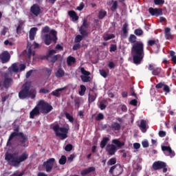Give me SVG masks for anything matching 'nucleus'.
<instances>
[{
    "mask_svg": "<svg viewBox=\"0 0 176 176\" xmlns=\"http://www.w3.org/2000/svg\"><path fill=\"white\" fill-rule=\"evenodd\" d=\"M129 43H132L131 55L134 64H141V61L144 59V43L137 41V36L134 34H130L129 38Z\"/></svg>",
    "mask_w": 176,
    "mask_h": 176,
    "instance_id": "obj_1",
    "label": "nucleus"
},
{
    "mask_svg": "<svg viewBox=\"0 0 176 176\" xmlns=\"http://www.w3.org/2000/svg\"><path fill=\"white\" fill-rule=\"evenodd\" d=\"M20 131V128L16 126L14 129V131L10 135L7 141V146H12V140L16 138L17 146L20 148H27L28 146V135Z\"/></svg>",
    "mask_w": 176,
    "mask_h": 176,
    "instance_id": "obj_2",
    "label": "nucleus"
},
{
    "mask_svg": "<svg viewBox=\"0 0 176 176\" xmlns=\"http://www.w3.org/2000/svg\"><path fill=\"white\" fill-rule=\"evenodd\" d=\"M30 154L27 151L23 152L19 156V153H6L5 155V160L12 167H19L23 162H25L28 159Z\"/></svg>",
    "mask_w": 176,
    "mask_h": 176,
    "instance_id": "obj_3",
    "label": "nucleus"
},
{
    "mask_svg": "<svg viewBox=\"0 0 176 176\" xmlns=\"http://www.w3.org/2000/svg\"><path fill=\"white\" fill-rule=\"evenodd\" d=\"M42 39L44 41L45 45L49 46L52 42L56 43L57 42V32L54 30H50L49 34H45L42 36Z\"/></svg>",
    "mask_w": 176,
    "mask_h": 176,
    "instance_id": "obj_4",
    "label": "nucleus"
},
{
    "mask_svg": "<svg viewBox=\"0 0 176 176\" xmlns=\"http://www.w3.org/2000/svg\"><path fill=\"white\" fill-rule=\"evenodd\" d=\"M56 137H60V140L68 138V129L65 127H60L58 124H56L52 127Z\"/></svg>",
    "mask_w": 176,
    "mask_h": 176,
    "instance_id": "obj_5",
    "label": "nucleus"
},
{
    "mask_svg": "<svg viewBox=\"0 0 176 176\" xmlns=\"http://www.w3.org/2000/svg\"><path fill=\"white\" fill-rule=\"evenodd\" d=\"M31 86L29 84H24L22 87V89L19 93V98L20 100H25V98H28V97H31V94H32V91H30Z\"/></svg>",
    "mask_w": 176,
    "mask_h": 176,
    "instance_id": "obj_6",
    "label": "nucleus"
},
{
    "mask_svg": "<svg viewBox=\"0 0 176 176\" xmlns=\"http://www.w3.org/2000/svg\"><path fill=\"white\" fill-rule=\"evenodd\" d=\"M3 78L4 80L3 81H0L1 90H3V89H8L12 85V83H13V78L9 76V73H4Z\"/></svg>",
    "mask_w": 176,
    "mask_h": 176,
    "instance_id": "obj_7",
    "label": "nucleus"
},
{
    "mask_svg": "<svg viewBox=\"0 0 176 176\" xmlns=\"http://www.w3.org/2000/svg\"><path fill=\"white\" fill-rule=\"evenodd\" d=\"M37 105L38 107H41L40 109L41 113H49V112L53 110V106L50 105V104L43 100H39Z\"/></svg>",
    "mask_w": 176,
    "mask_h": 176,
    "instance_id": "obj_8",
    "label": "nucleus"
},
{
    "mask_svg": "<svg viewBox=\"0 0 176 176\" xmlns=\"http://www.w3.org/2000/svg\"><path fill=\"white\" fill-rule=\"evenodd\" d=\"M109 173L113 176H119L123 173V168L122 167V165L117 164L110 168Z\"/></svg>",
    "mask_w": 176,
    "mask_h": 176,
    "instance_id": "obj_9",
    "label": "nucleus"
},
{
    "mask_svg": "<svg viewBox=\"0 0 176 176\" xmlns=\"http://www.w3.org/2000/svg\"><path fill=\"white\" fill-rule=\"evenodd\" d=\"M54 163H56V160L54 158H50L46 162H44L43 167H45L47 173H50V171H52Z\"/></svg>",
    "mask_w": 176,
    "mask_h": 176,
    "instance_id": "obj_10",
    "label": "nucleus"
},
{
    "mask_svg": "<svg viewBox=\"0 0 176 176\" xmlns=\"http://www.w3.org/2000/svg\"><path fill=\"white\" fill-rule=\"evenodd\" d=\"M105 151L110 156H113L118 152V147L113 144H107L105 147Z\"/></svg>",
    "mask_w": 176,
    "mask_h": 176,
    "instance_id": "obj_11",
    "label": "nucleus"
},
{
    "mask_svg": "<svg viewBox=\"0 0 176 176\" xmlns=\"http://www.w3.org/2000/svg\"><path fill=\"white\" fill-rule=\"evenodd\" d=\"M86 28H89V23H87V19H84L82 24L79 28V32L80 35L82 36H88L89 35V32L86 30Z\"/></svg>",
    "mask_w": 176,
    "mask_h": 176,
    "instance_id": "obj_12",
    "label": "nucleus"
},
{
    "mask_svg": "<svg viewBox=\"0 0 176 176\" xmlns=\"http://www.w3.org/2000/svg\"><path fill=\"white\" fill-rule=\"evenodd\" d=\"M30 13L35 16V17H38V16L42 13V10H41V7L38 4H34L30 8Z\"/></svg>",
    "mask_w": 176,
    "mask_h": 176,
    "instance_id": "obj_13",
    "label": "nucleus"
},
{
    "mask_svg": "<svg viewBox=\"0 0 176 176\" xmlns=\"http://www.w3.org/2000/svg\"><path fill=\"white\" fill-rule=\"evenodd\" d=\"M152 167L153 170L157 171V170H162L163 167H167V164H166V162L162 161H157L153 164Z\"/></svg>",
    "mask_w": 176,
    "mask_h": 176,
    "instance_id": "obj_14",
    "label": "nucleus"
},
{
    "mask_svg": "<svg viewBox=\"0 0 176 176\" xmlns=\"http://www.w3.org/2000/svg\"><path fill=\"white\" fill-rule=\"evenodd\" d=\"M148 12L151 16H162L163 14V10L162 8H150L148 9Z\"/></svg>",
    "mask_w": 176,
    "mask_h": 176,
    "instance_id": "obj_15",
    "label": "nucleus"
},
{
    "mask_svg": "<svg viewBox=\"0 0 176 176\" xmlns=\"http://www.w3.org/2000/svg\"><path fill=\"white\" fill-rule=\"evenodd\" d=\"M0 60L2 61L3 63H8L9 60H10V54L8 51H3L0 54Z\"/></svg>",
    "mask_w": 176,
    "mask_h": 176,
    "instance_id": "obj_16",
    "label": "nucleus"
},
{
    "mask_svg": "<svg viewBox=\"0 0 176 176\" xmlns=\"http://www.w3.org/2000/svg\"><path fill=\"white\" fill-rule=\"evenodd\" d=\"M41 115L40 108L36 106L30 112V119H34L35 116H39Z\"/></svg>",
    "mask_w": 176,
    "mask_h": 176,
    "instance_id": "obj_17",
    "label": "nucleus"
},
{
    "mask_svg": "<svg viewBox=\"0 0 176 176\" xmlns=\"http://www.w3.org/2000/svg\"><path fill=\"white\" fill-rule=\"evenodd\" d=\"M142 133H146V130L149 129V126L146 124V120H141L140 124L139 125Z\"/></svg>",
    "mask_w": 176,
    "mask_h": 176,
    "instance_id": "obj_18",
    "label": "nucleus"
},
{
    "mask_svg": "<svg viewBox=\"0 0 176 176\" xmlns=\"http://www.w3.org/2000/svg\"><path fill=\"white\" fill-rule=\"evenodd\" d=\"M110 129L113 131H120L122 129V125L118 122H113L110 125Z\"/></svg>",
    "mask_w": 176,
    "mask_h": 176,
    "instance_id": "obj_19",
    "label": "nucleus"
},
{
    "mask_svg": "<svg viewBox=\"0 0 176 176\" xmlns=\"http://www.w3.org/2000/svg\"><path fill=\"white\" fill-rule=\"evenodd\" d=\"M36 31H38V28H32L29 32V38L30 41H34L35 36H36Z\"/></svg>",
    "mask_w": 176,
    "mask_h": 176,
    "instance_id": "obj_20",
    "label": "nucleus"
},
{
    "mask_svg": "<svg viewBox=\"0 0 176 176\" xmlns=\"http://www.w3.org/2000/svg\"><path fill=\"white\" fill-rule=\"evenodd\" d=\"M162 150L163 152H168L170 156H175V152L173 151L170 146H162Z\"/></svg>",
    "mask_w": 176,
    "mask_h": 176,
    "instance_id": "obj_21",
    "label": "nucleus"
},
{
    "mask_svg": "<svg viewBox=\"0 0 176 176\" xmlns=\"http://www.w3.org/2000/svg\"><path fill=\"white\" fill-rule=\"evenodd\" d=\"M147 45H148V46L155 45V46H157V49L160 48V43L159 42L158 39L148 40V42H147Z\"/></svg>",
    "mask_w": 176,
    "mask_h": 176,
    "instance_id": "obj_22",
    "label": "nucleus"
},
{
    "mask_svg": "<svg viewBox=\"0 0 176 176\" xmlns=\"http://www.w3.org/2000/svg\"><path fill=\"white\" fill-rule=\"evenodd\" d=\"M94 171H96V168L94 166H91L82 170L81 171V175H87V174H90V173H93Z\"/></svg>",
    "mask_w": 176,
    "mask_h": 176,
    "instance_id": "obj_23",
    "label": "nucleus"
},
{
    "mask_svg": "<svg viewBox=\"0 0 176 176\" xmlns=\"http://www.w3.org/2000/svg\"><path fill=\"white\" fill-rule=\"evenodd\" d=\"M68 15L72 19L73 21H78L79 20V16L76 14V12L74 10L69 11Z\"/></svg>",
    "mask_w": 176,
    "mask_h": 176,
    "instance_id": "obj_24",
    "label": "nucleus"
},
{
    "mask_svg": "<svg viewBox=\"0 0 176 176\" xmlns=\"http://www.w3.org/2000/svg\"><path fill=\"white\" fill-rule=\"evenodd\" d=\"M164 36L167 40L173 39V34H171V29L170 28H165Z\"/></svg>",
    "mask_w": 176,
    "mask_h": 176,
    "instance_id": "obj_25",
    "label": "nucleus"
},
{
    "mask_svg": "<svg viewBox=\"0 0 176 176\" xmlns=\"http://www.w3.org/2000/svg\"><path fill=\"white\" fill-rule=\"evenodd\" d=\"M112 144H114V145H116V146L118 148V149L122 148V146H124V142H120L118 139H113L112 140Z\"/></svg>",
    "mask_w": 176,
    "mask_h": 176,
    "instance_id": "obj_26",
    "label": "nucleus"
},
{
    "mask_svg": "<svg viewBox=\"0 0 176 176\" xmlns=\"http://www.w3.org/2000/svg\"><path fill=\"white\" fill-rule=\"evenodd\" d=\"M98 94L94 93V94H91V92L88 94V102L91 104V102H94L96 101V98H97Z\"/></svg>",
    "mask_w": 176,
    "mask_h": 176,
    "instance_id": "obj_27",
    "label": "nucleus"
},
{
    "mask_svg": "<svg viewBox=\"0 0 176 176\" xmlns=\"http://www.w3.org/2000/svg\"><path fill=\"white\" fill-rule=\"evenodd\" d=\"M109 142V138H107V137L103 138L100 144L101 149H104V148H105V146L108 145L107 144H108Z\"/></svg>",
    "mask_w": 176,
    "mask_h": 176,
    "instance_id": "obj_28",
    "label": "nucleus"
},
{
    "mask_svg": "<svg viewBox=\"0 0 176 176\" xmlns=\"http://www.w3.org/2000/svg\"><path fill=\"white\" fill-rule=\"evenodd\" d=\"M67 65L69 67H71V65H72L73 64H75L76 63V58H75V57H74V56H69L67 58Z\"/></svg>",
    "mask_w": 176,
    "mask_h": 176,
    "instance_id": "obj_29",
    "label": "nucleus"
},
{
    "mask_svg": "<svg viewBox=\"0 0 176 176\" xmlns=\"http://www.w3.org/2000/svg\"><path fill=\"white\" fill-rule=\"evenodd\" d=\"M107 105H108V101L107 100H102L99 103V108L101 111H104L107 108Z\"/></svg>",
    "mask_w": 176,
    "mask_h": 176,
    "instance_id": "obj_30",
    "label": "nucleus"
},
{
    "mask_svg": "<svg viewBox=\"0 0 176 176\" xmlns=\"http://www.w3.org/2000/svg\"><path fill=\"white\" fill-rule=\"evenodd\" d=\"M63 90H65V87L57 89L52 92V95L54 96V97H60L61 96L60 91H63Z\"/></svg>",
    "mask_w": 176,
    "mask_h": 176,
    "instance_id": "obj_31",
    "label": "nucleus"
},
{
    "mask_svg": "<svg viewBox=\"0 0 176 176\" xmlns=\"http://www.w3.org/2000/svg\"><path fill=\"white\" fill-rule=\"evenodd\" d=\"M64 75H65V72H64L61 68H58L57 72L55 73V76H56V78H63Z\"/></svg>",
    "mask_w": 176,
    "mask_h": 176,
    "instance_id": "obj_32",
    "label": "nucleus"
},
{
    "mask_svg": "<svg viewBox=\"0 0 176 176\" xmlns=\"http://www.w3.org/2000/svg\"><path fill=\"white\" fill-rule=\"evenodd\" d=\"M115 38V34H104L103 35V39L104 41H109L110 39H113Z\"/></svg>",
    "mask_w": 176,
    "mask_h": 176,
    "instance_id": "obj_33",
    "label": "nucleus"
},
{
    "mask_svg": "<svg viewBox=\"0 0 176 176\" xmlns=\"http://www.w3.org/2000/svg\"><path fill=\"white\" fill-rule=\"evenodd\" d=\"M86 36H83L82 34L77 35L74 40L75 43H80V41H82L83 38H85Z\"/></svg>",
    "mask_w": 176,
    "mask_h": 176,
    "instance_id": "obj_34",
    "label": "nucleus"
},
{
    "mask_svg": "<svg viewBox=\"0 0 176 176\" xmlns=\"http://www.w3.org/2000/svg\"><path fill=\"white\" fill-rule=\"evenodd\" d=\"M105 16H107V11L104 10H100L98 13V19L100 20H102V19H104Z\"/></svg>",
    "mask_w": 176,
    "mask_h": 176,
    "instance_id": "obj_35",
    "label": "nucleus"
},
{
    "mask_svg": "<svg viewBox=\"0 0 176 176\" xmlns=\"http://www.w3.org/2000/svg\"><path fill=\"white\" fill-rule=\"evenodd\" d=\"M127 28H129V23H125L122 27V32L125 36H127V34H129V30Z\"/></svg>",
    "mask_w": 176,
    "mask_h": 176,
    "instance_id": "obj_36",
    "label": "nucleus"
},
{
    "mask_svg": "<svg viewBox=\"0 0 176 176\" xmlns=\"http://www.w3.org/2000/svg\"><path fill=\"white\" fill-rule=\"evenodd\" d=\"M59 164L64 166L67 163V157L65 155H62L58 161Z\"/></svg>",
    "mask_w": 176,
    "mask_h": 176,
    "instance_id": "obj_37",
    "label": "nucleus"
},
{
    "mask_svg": "<svg viewBox=\"0 0 176 176\" xmlns=\"http://www.w3.org/2000/svg\"><path fill=\"white\" fill-rule=\"evenodd\" d=\"M74 107L76 109H78L80 107V99L79 98H76L74 99Z\"/></svg>",
    "mask_w": 176,
    "mask_h": 176,
    "instance_id": "obj_38",
    "label": "nucleus"
},
{
    "mask_svg": "<svg viewBox=\"0 0 176 176\" xmlns=\"http://www.w3.org/2000/svg\"><path fill=\"white\" fill-rule=\"evenodd\" d=\"M162 72V69L160 67H155L154 69L152 71V74L155 76H157Z\"/></svg>",
    "mask_w": 176,
    "mask_h": 176,
    "instance_id": "obj_39",
    "label": "nucleus"
},
{
    "mask_svg": "<svg viewBox=\"0 0 176 176\" xmlns=\"http://www.w3.org/2000/svg\"><path fill=\"white\" fill-rule=\"evenodd\" d=\"M170 56H171V61L174 63V64H176L175 52L170 51Z\"/></svg>",
    "mask_w": 176,
    "mask_h": 176,
    "instance_id": "obj_40",
    "label": "nucleus"
},
{
    "mask_svg": "<svg viewBox=\"0 0 176 176\" xmlns=\"http://www.w3.org/2000/svg\"><path fill=\"white\" fill-rule=\"evenodd\" d=\"M108 166H113L114 164H116V157H112L107 162Z\"/></svg>",
    "mask_w": 176,
    "mask_h": 176,
    "instance_id": "obj_41",
    "label": "nucleus"
},
{
    "mask_svg": "<svg viewBox=\"0 0 176 176\" xmlns=\"http://www.w3.org/2000/svg\"><path fill=\"white\" fill-rule=\"evenodd\" d=\"M80 78L82 81L85 82V83L90 82V76H80Z\"/></svg>",
    "mask_w": 176,
    "mask_h": 176,
    "instance_id": "obj_42",
    "label": "nucleus"
},
{
    "mask_svg": "<svg viewBox=\"0 0 176 176\" xmlns=\"http://www.w3.org/2000/svg\"><path fill=\"white\" fill-rule=\"evenodd\" d=\"M134 34L135 35H137V36H141V35H144V31H142L141 29H135Z\"/></svg>",
    "mask_w": 176,
    "mask_h": 176,
    "instance_id": "obj_43",
    "label": "nucleus"
},
{
    "mask_svg": "<svg viewBox=\"0 0 176 176\" xmlns=\"http://www.w3.org/2000/svg\"><path fill=\"white\" fill-rule=\"evenodd\" d=\"M66 119L69 120V122L74 123V116H71L69 113H65Z\"/></svg>",
    "mask_w": 176,
    "mask_h": 176,
    "instance_id": "obj_44",
    "label": "nucleus"
},
{
    "mask_svg": "<svg viewBox=\"0 0 176 176\" xmlns=\"http://www.w3.org/2000/svg\"><path fill=\"white\" fill-rule=\"evenodd\" d=\"M80 72L84 76H89L90 75V72H87L85 69V67H81L80 68Z\"/></svg>",
    "mask_w": 176,
    "mask_h": 176,
    "instance_id": "obj_45",
    "label": "nucleus"
},
{
    "mask_svg": "<svg viewBox=\"0 0 176 176\" xmlns=\"http://www.w3.org/2000/svg\"><path fill=\"white\" fill-rule=\"evenodd\" d=\"M28 58H31V56H35V52H32L31 47H30L28 50Z\"/></svg>",
    "mask_w": 176,
    "mask_h": 176,
    "instance_id": "obj_46",
    "label": "nucleus"
},
{
    "mask_svg": "<svg viewBox=\"0 0 176 176\" xmlns=\"http://www.w3.org/2000/svg\"><path fill=\"white\" fill-rule=\"evenodd\" d=\"M61 56L60 54H57L53 56H51V63H56V61H57V60H58V57H60Z\"/></svg>",
    "mask_w": 176,
    "mask_h": 176,
    "instance_id": "obj_47",
    "label": "nucleus"
},
{
    "mask_svg": "<svg viewBox=\"0 0 176 176\" xmlns=\"http://www.w3.org/2000/svg\"><path fill=\"white\" fill-rule=\"evenodd\" d=\"M80 90L81 91H79L80 96H84L85 93H86V86L80 85Z\"/></svg>",
    "mask_w": 176,
    "mask_h": 176,
    "instance_id": "obj_48",
    "label": "nucleus"
},
{
    "mask_svg": "<svg viewBox=\"0 0 176 176\" xmlns=\"http://www.w3.org/2000/svg\"><path fill=\"white\" fill-rule=\"evenodd\" d=\"M74 146H72V144H67L65 147V151H66V152H71V151H72Z\"/></svg>",
    "mask_w": 176,
    "mask_h": 176,
    "instance_id": "obj_49",
    "label": "nucleus"
},
{
    "mask_svg": "<svg viewBox=\"0 0 176 176\" xmlns=\"http://www.w3.org/2000/svg\"><path fill=\"white\" fill-rule=\"evenodd\" d=\"M99 72L101 76H102L103 78H107V76H108V73H107L105 69H100L99 70Z\"/></svg>",
    "mask_w": 176,
    "mask_h": 176,
    "instance_id": "obj_50",
    "label": "nucleus"
},
{
    "mask_svg": "<svg viewBox=\"0 0 176 176\" xmlns=\"http://www.w3.org/2000/svg\"><path fill=\"white\" fill-rule=\"evenodd\" d=\"M104 119V114L102 113H99L98 116L96 117V120L98 122L100 120H102Z\"/></svg>",
    "mask_w": 176,
    "mask_h": 176,
    "instance_id": "obj_51",
    "label": "nucleus"
},
{
    "mask_svg": "<svg viewBox=\"0 0 176 176\" xmlns=\"http://www.w3.org/2000/svg\"><path fill=\"white\" fill-rule=\"evenodd\" d=\"M43 34H47V32H50V28L49 26H45L43 28L42 31Z\"/></svg>",
    "mask_w": 176,
    "mask_h": 176,
    "instance_id": "obj_52",
    "label": "nucleus"
},
{
    "mask_svg": "<svg viewBox=\"0 0 176 176\" xmlns=\"http://www.w3.org/2000/svg\"><path fill=\"white\" fill-rule=\"evenodd\" d=\"M12 69L13 72H19V67L17 66V64L13 63L12 65Z\"/></svg>",
    "mask_w": 176,
    "mask_h": 176,
    "instance_id": "obj_53",
    "label": "nucleus"
},
{
    "mask_svg": "<svg viewBox=\"0 0 176 176\" xmlns=\"http://www.w3.org/2000/svg\"><path fill=\"white\" fill-rule=\"evenodd\" d=\"M116 50H118V46L115 44H111L110 45L109 52H115Z\"/></svg>",
    "mask_w": 176,
    "mask_h": 176,
    "instance_id": "obj_54",
    "label": "nucleus"
},
{
    "mask_svg": "<svg viewBox=\"0 0 176 176\" xmlns=\"http://www.w3.org/2000/svg\"><path fill=\"white\" fill-rule=\"evenodd\" d=\"M111 10L112 12H115L116 9H118V1H115L113 3V6H111Z\"/></svg>",
    "mask_w": 176,
    "mask_h": 176,
    "instance_id": "obj_55",
    "label": "nucleus"
},
{
    "mask_svg": "<svg viewBox=\"0 0 176 176\" xmlns=\"http://www.w3.org/2000/svg\"><path fill=\"white\" fill-rule=\"evenodd\" d=\"M23 30V25H21V23L19 25H18L17 28H16V34H21V31Z\"/></svg>",
    "mask_w": 176,
    "mask_h": 176,
    "instance_id": "obj_56",
    "label": "nucleus"
},
{
    "mask_svg": "<svg viewBox=\"0 0 176 176\" xmlns=\"http://www.w3.org/2000/svg\"><path fill=\"white\" fill-rule=\"evenodd\" d=\"M163 90L164 91H165V93H170L171 91V89H170V87L167 85H164Z\"/></svg>",
    "mask_w": 176,
    "mask_h": 176,
    "instance_id": "obj_57",
    "label": "nucleus"
},
{
    "mask_svg": "<svg viewBox=\"0 0 176 176\" xmlns=\"http://www.w3.org/2000/svg\"><path fill=\"white\" fill-rule=\"evenodd\" d=\"M50 91L49 89H46L45 88H42L39 90V93L42 94H47V93H50Z\"/></svg>",
    "mask_w": 176,
    "mask_h": 176,
    "instance_id": "obj_58",
    "label": "nucleus"
},
{
    "mask_svg": "<svg viewBox=\"0 0 176 176\" xmlns=\"http://www.w3.org/2000/svg\"><path fill=\"white\" fill-rule=\"evenodd\" d=\"M56 53H57L56 50H51L48 52L47 57H52V56H53V54H56Z\"/></svg>",
    "mask_w": 176,
    "mask_h": 176,
    "instance_id": "obj_59",
    "label": "nucleus"
},
{
    "mask_svg": "<svg viewBox=\"0 0 176 176\" xmlns=\"http://www.w3.org/2000/svg\"><path fill=\"white\" fill-rule=\"evenodd\" d=\"M164 87V82H159L155 85V89H162Z\"/></svg>",
    "mask_w": 176,
    "mask_h": 176,
    "instance_id": "obj_60",
    "label": "nucleus"
},
{
    "mask_svg": "<svg viewBox=\"0 0 176 176\" xmlns=\"http://www.w3.org/2000/svg\"><path fill=\"white\" fill-rule=\"evenodd\" d=\"M155 5H163L164 0H154Z\"/></svg>",
    "mask_w": 176,
    "mask_h": 176,
    "instance_id": "obj_61",
    "label": "nucleus"
},
{
    "mask_svg": "<svg viewBox=\"0 0 176 176\" xmlns=\"http://www.w3.org/2000/svg\"><path fill=\"white\" fill-rule=\"evenodd\" d=\"M23 175H24L23 172L19 173V171H16L12 175V176H23Z\"/></svg>",
    "mask_w": 176,
    "mask_h": 176,
    "instance_id": "obj_62",
    "label": "nucleus"
},
{
    "mask_svg": "<svg viewBox=\"0 0 176 176\" xmlns=\"http://www.w3.org/2000/svg\"><path fill=\"white\" fill-rule=\"evenodd\" d=\"M52 69H46L45 70V75L49 78L52 75Z\"/></svg>",
    "mask_w": 176,
    "mask_h": 176,
    "instance_id": "obj_63",
    "label": "nucleus"
},
{
    "mask_svg": "<svg viewBox=\"0 0 176 176\" xmlns=\"http://www.w3.org/2000/svg\"><path fill=\"white\" fill-rule=\"evenodd\" d=\"M78 49H80V43H77L73 46V50H78Z\"/></svg>",
    "mask_w": 176,
    "mask_h": 176,
    "instance_id": "obj_64",
    "label": "nucleus"
}]
</instances>
